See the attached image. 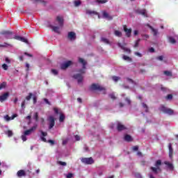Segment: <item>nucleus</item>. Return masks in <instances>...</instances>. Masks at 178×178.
Wrapping results in <instances>:
<instances>
[{"mask_svg":"<svg viewBox=\"0 0 178 178\" xmlns=\"http://www.w3.org/2000/svg\"><path fill=\"white\" fill-rule=\"evenodd\" d=\"M124 140L125 141H133V138H131V136H130V135H125L124 137Z\"/></svg>","mask_w":178,"mask_h":178,"instance_id":"obj_28","label":"nucleus"},{"mask_svg":"<svg viewBox=\"0 0 178 178\" xmlns=\"http://www.w3.org/2000/svg\"><path fill=\"white\" fill-rule=\"evenodd\" d=\"M24 105H26V101L25 100L24 102H22V109H24V108H26V106H24Z\"/></svg>","mask_w":178,"mask_h":178,"instance_id":"obj_52","label":"nucleus"},{"mask_svg":"<svg viewBox=\"0 0 178 178\" xmlns=\"http://www.w3.org/2000/svg\"><path fill=\"white\" fill-rule=\"evenodd\" d=\"M127 80L129 83H131L132 84H134V81L131 79L127 78Z\"/></svg>","mask_w":178,"mask_h":178,"instance_id":"obj_54","label":"nucleus"},{"mask_svg":"<svg viewBox=\"0 0 178 178\" xmlns=\"http://www.w3.org/2000/svg\"><path fill=\"white\" fill-rule=\"evenodd\" d=\"M15 118H17V114H14L12 117H9V115H5L3 119L6 120V122H10V120H13Z\"/></svg>","mask_w":178,"mask_h":178,"instance_id":"obj_17","label":"nucleus"},{"mask_svg":"<svg viewBox=\"0 0 178 178\" xmlns=\"http://www.w3.org/2000/svg\"><path fill=\"white\" fill-rule=\"evenodd\" d=\"M5 87H6V83L3 82L2 83L0 84V90L5 88Z\"/></svg>","mask_w":178,"mask_h":178,"instance_id":"obj_38","label":"nucleus"},{"mask_svg":"<svg viewBox=\"0 0 178 178\" xmlns=\"http://www.w3.org/2000/svg\"><path fill=\"white\" fill-rule=\"evenodd\" d=\"M142 108L144 111L148 112V106L145 103H142Z\"/></svg>","mask_w":178,"mask_h":178,"instance_id":"obj_31","label":"nucleus"},{"mask_svg":"<svg viewBox=\"0 0 178 178\" xmlns=\"http://www.w3.org/2000/svg\"><path fill=\"white\" fill-rule=\"evenodd\" d=\"M36 129H37V124L32 127L30 129H28L24 131L21 136L22 141H27V136H30L31 133H34V131H35Z\"/></svg>","mask_w":178,"mask_h":178,"instance_id":"obj_3","label":"nucleus"},{"mask_svg":"<svg viewBox=\"0 0 178 178\" xmlns=\"http://www.w3.org/2000/svg\"><path fill=\"white\" fill-rule=\"evenodd\" d=\"M160 111H161V112H163L164 113H167L168 115H173L174 113L173 110L166 108L165 107V106H161L160 107Z\"/></svg>","mask_w":178,"mask_h":178,"instance_id":"obj_7","label":"nucleus"},{"mask_svg":"<svg viewBox=\"0 0 178 178\" xmlns=\"http://www.w3.org/2000/svg\"><path fill=\"white\" fill-rule=\"evenodd\" d=\"M124 31H125L127 37H130L131 35V29H127L126 26H124Z\"/></svg>","mask_w":178,"mask_h":178,"instance_id":"obj_22","label":"nucleus"},{"mask_svg":"<svg viewBox=\"0 0 178 178\" xmlns=\"http://www.w3.org/2000/svg\"><path fill=\"white\" fill-rule=\"evenodd\" d=\"M67 38L70 41H74L76 40V33L73 31L68 32Z\"/></svg>","mask_w":178,"mask_h":178,"instance_id":"obj_13","label":"nucleus"},{"mask_svg":"<svg viewBox=\"0 0 178 178\" xmlns=\"http://www.w3.org/2000/svg\"><path fill=\"white\" fill-rule=\"evenodd\" d=\"M125 102H127V105H130V104H131V101L128 97L125 98Z\"/></svg>","mask_w":178,"mask_h":178,"instance_id":"obj_40","label":"nucleus"},{"mask_svg":"<svg viewBox=\"0 0 178 178\" xmlns=\"http://www.w3.org/2000/svg\"><path fill=\"white\" fill-rule=\"evenodd\" d=\"M112 80H113L115 83H118V81L120 80V77L114 76H112Z\"/></svg>","mask_w":178,"mask_h":178,"instance_id":"obj_34","label":"nucleus"},{"mask_svg":"<svg viewBox=\"0 0 178 178\" xmlns=\"http://www.w3.org/2000/svg\"><path fill=\"white\" fill-rule=\"evenodd\" d=\"M8 93H4L3 95L0 96V102H3V101H6V99L8 98Z\"/></svg>","mask_w":178,"mask_h":178,"instance_id":"obj_26","label":"nucleus"},{"mask_svg":"<svg viewBox=\"0 0 178 178\" xmlns=\"http://www.w3.org/2000/svg\"><path fill=\"white\" fill-rule=\"evenodd\" d=\"M168 148H169V157L170 159L173 158V148H172V143H170L168 145Z\"/></svg>","mask_w":178,"mask_h":178,"instance_id":"obj_23","label":"nucleus"},{"mask_svg":"<svg viewBox=\"0 0 178 178\" xmlns=\"http://www.w3.org/2000/svg\"><path fill=\"white\" fill-rule=\"evenodd\" d=\"M157 60H163V56H160L157 57Z\"/></svg>","mask_w":178,"mask_h":178,"instance_id":"obj_55","label":"nucleus"},{"mask_svg":"<svg viewBox=\"0 0 178 178\" xmlns=\"http://www.w3.org/2000/svg\"><path fill=\"white\" fill-rule=\"evenodd\" d=\"M96 3H98V5L106 3L108 2V0H95Z\"/></svg>","mask_w":178,"mask_h":178,"instance_id":"obj_29","label":"nucleus"},{"mask_svg":"<svg viewBox=\"0 0 178 178\" xmlns=\"http://www.w3.org/2000/svg\"><path fill=\"white\" fill-rule=\"evenodd\" d=\"M34 119L36 122H38V113H35L34 115Z\"/></svg>","mask_w":178,"mask_h":178,"instance_id":"obj_46","label":"nucleus"},{"mask_svg":"<svg viewBox=\"0 0 178 178\" xmlns=\"http://www.w3.org/2000/svg\"><path fill=\"white\" fill-rule=\"evenodd\" d=\"M79 62L81 63L82 69L79 70V74L74 75V79H76L79 84H80L83 81V74L86 73V65H87V62L81 58H79Z\"/></svg>","mask_w":178,"mask_h":178,"instance_id":"obj_1","label":"nucleus"},{"mask_svg":"<svg viewBox=\"0 0 178 178\" xmlns=\"http://www.w3.org/2000/svg\"><path fill=\"white\" fill-rule=\"evenodd\" d=\"M133 151H138V146H134L132 147Z\"/></svg>","mask_w":178,"mask_h":178,"instance_id":"obj_53","label":"nucleus"},{"mask_svg":"<svg viewBox=\"0 0 178 178\" xmlns=\"http://www.w3.org/2000/svg\"><path fill=\"white\" fill-rule=\"evenodd\" d=\"M64 176L66 178H73V177H74V174H73L72 172H69L68 174H65Z\"/></svg>","mask_w":178,"mask_h":178,"instance_id":"obj_32","label":"nucleus"},{"mask_svg":"<svg viewBox=\"0 0 178 178\" xmlns=\"http://www.w3.org/2000/svg\"><path fill=\"white\" fill-rule=\"evenodd\" d=\"M32 97H33V94L29 93V95L26 97V101H30Z\"/></svg>","mask_w":178,"mask_h":178,"instance_id":"obj_39","label":"nucleus"},{"mask_svg":"<svg viewBox=\"0 0 178 178\" xmlns=\"http://www.w3.org/2000/svg\"><path fill=\"white\" fill-rule=\"evenodd\" d=\"M58 165H60L61 166H66V162L58 161Z\"/></svg>","mask_w":178,"mask_h":178,"instance_id":"obj_47","label":"nucleus"},{"mask_svg":"<svg viewBox=\"0 0 178 178\" xmlns=\"http://www.w3.org/2000/svg\"><path fill=\"white\" fill-rule=\"evenodd\" d=\"M6 134H7V136H8V137H12L13 136V132H12V131L8 130L7 131H6Z\"/></svg>","mask_w":178,"mask_h":178,"instance_id":"obj_36","label":"nucleus"},{"mask_svg":"<svg viewBox=\"0 0 178 178\" xmlns=\"http://www.w3.org/2000/svg\"><path fill=\"white\" fill-rule=\"evenodd\" d=\"M86 13L87 15H97L99 19H101V16L99 15V14H98V13L95 10H86Z\"/></svg>","mask_w":178,"mask_h":178,"instance_id":"obj_24","label":"nucleus"},{"mask_svg":"<svg viewBox=\"0 0 178 178\" xmlns=\"http://www.w3.org/2000/svg\"><path fill=\"white\" fill-rule=\"evenodd\" d=\"M35 2H40V3H42L43 5H45V1L42 0H34Z\"/></svg>","mask_w":178,"mask_h":178,"instance_id":"obj_50","label":"nucleus"},{"mask_svg":"<svg viewBox=\"0 0 178 178\" xmlns=\"http://www.w3.org/2000/svg\"><path fill=\"white\" fill-rule=\"evenodd\" d=\"M110 98H111V99H116V97L115 96V93H111L109 95Z\"/></svg>","mask_w":178,"mask_h":178,"instance_id":"obj_43","label":"nucleus"},{"mask_svg":"<svg viewBox=\"0 0 178 178\" xmlns=\"http://www.w3.org/2000/svg\"><path fill=\"white\" fill-rule=\"evenodd\" d=\"M118 47L121 49H123V51H124V52H127V54H130V52H131V51L130 50V49L127 48V47H124V45H122L121 43L118 42Z\"/></svg>","mask_w":178,"mask_h":178,"instance_id":"obj_18","label":"nucleus"},{"mask_svg":"<svg viewBox=\"0 0 178 178\" xmlns=\"http://www.w3.org/2000/svg\"><path fill=\"white\" fill-rule=\"evenodd\" d=\"M117 129L118 130V131H122V130H126V127H124V125H123L122 123L118 122Z\"/></svg>","mask_w":178,"mask_h":178,"instance_id":"obj_21","label":"nucleus"},{"mask_svg":"<svg viewBox=\"0 0 178 178\" xmlns=\"http://www.w3.org/2000/svg\"><path fill=\"white\" fill-rule=\"evenodd\" d=\"M136 177H137V178H142L141 177V175H140V174H136Z\"/></svg>","mask_w":178,"mask_h":178,"instance_id":"obj_64","label":"nucleus"},{"mask_svg":"<svg viewBox=\"0 0 178 178\" xmlns=\"http://www.w3.org/2000/svg\"><path fill=\"white\" fill-rule=\"evenodd\" d=\"M48 143H49V144H51V145H54V144H55V142L52 140H48Z\"/></svg>","mask_w":178,"mask_h":178,"instance_id":"obj_57","label":"nucleus"},{"mask_svg":"<svg viewBox=\"0 0 178 178\" xmlns=\"http://www.w3.org/2000/svg\"><path fill=\"white\" fill-rule=\"evenodd\" d=\"M33 104H35L37 102V97L35 96H34L33 97Z\"/></svg>","mask_w":178,"mask_h":178,"instance_id":"obj_60","label":"nucleus"},{"mask_svg":"<svg viewBox=\"0 0 178 178\" xmlns=\"http://www.w3.org/2000/svg\"><path fill=\"white\" fill-rule=\"evenodd\" d=\"M39 131L40 133V140L44 143H47V138H45V137H47L48 134L47 132H44L42 130H40Z\"/></svg>","mask_w":178,"mask_h":178,"instance_id":"obj_14","label":"nucleus"},{"mask_svg":"<svg viewBox=\"0 0 178 178\" xmlns=\"http://www.w3.org/2000/svg\"><path fill=\"white\" fill-rule=\"evenodd\" d=\"M5 61L6 62V63H10V60H9L8 58H6Z\"/></svg>","mask_w":178,"mask_h":178,"instance_id":"obj_62","label":"nucleus"},{"mask_svg":"<svg viewBox=\"0 0 178 178\" xmlns=\"http://www.w3.org/2000/svg\"><path fill=\"white\" fill-rule=\"evenodd\" d=\"M161 165H162V162L161 160H158L156 161L155 166L156 167H152L151 169L154 173H158V172H161Z\"/></svg>","mask_w":178,"mask_h":178,"instance_id":"obj_5","label":"nucleus"},{"mask_svg":"<svg viewBox=\"0 0 178 178\" xmlns=\"http://www.w3.org/2000/svg\"><path fill=\"white\" fill-rule=\"evenodd\" d=\"M164 74H165V76H172V72L169 71H165Z\"/></svg>","mask_w":178,"mask_h":178,"instance_id":"obj_45","label":"nucleus"},{"mask_svg":"<svg viewBox=\"0 0 178 178\" xmlns=\"http://www.w3.org/2000/svg\"><path fill=\"white\" fill-rule=\"evenodd\" d=\"M50 29L52 30V31H54V33H56L57 34H60V29L63 26H54L52 24L49 25Z\"/></svg>","mask_w":178,"mask_h":178,"instance_id":"obj_8","label":"nucleus"},{"mask_svg":"<svg viewBox=\"0 0 178 178\" xmlns=\"http://www.w3.org/2000/svg\"><path fill=\"white\" fill-rule=\"evenodd\" d=\"M2 68L3 69V70H8V65L3 64L2 65Z\"/></svg>","mask_w":178,"mask_h":178,"instance_id":"obj_44","label":"nucleus"},{"mask_svg":"<svg viewBox=\"0 0 178 178\" xmlns=\"http://www.w3.org/2000/svg\"><path fill=\"white\" fill-rule=\"evenodd\" d=\"M56 23H58V26H60V27H63V24L65 23V20L63 19V17L60 16V15H58L56 17Z\"/></svg>","mask_w":178,"mask_h":178,"instance_id":"obj_9","label":"nucleus"},{"mask_svg":"<svg viewBox=\"0 0 178 178\" xmlns=\"http://www.w3.org/2000/svg\"><path fill=\"white\" fill-rule=\"evenodd\" d=\"M136 56H138L139 58H141L143 56V54L140 52H135L134 53Z\"/></svg>","mask_w":178,"mask_h":178,"instance_id":"obj_48","label":"nucleus"},{"mask_svg":"<svg viewBox=\"0 0 178 178\" xmlns=\"http://www.w3.org/2000/svg\"><path fill=\"white\" fill-rule=\"evenodd\" d=\"M168 41L170 42V44H176V40H175V38H173L172 36L168 37Z\"/></svg>","mask_w":178,"mask_h":178,"instance_id":"obj_30","label":"nucleus"},{"mask_svg":"<svg viewBox=\"0 0 178 178\" xmlns=\"http://www.w3.org/2000/svg\"><path fill=\"white\" fill-rule=\"evenodd\" d=\"M17 176L18 177H23V176H26V172L23 170H20L17 172Z\"/></svg>","mask_w":178,"mask_h":178,"instance_id":"obj_25","label":"nucleus"},{"mask_svg":"<svg viewBox=\"0 0 178 178\" xmlns=\"http://www.w3.org/2000/svg\"><path fill=\"white\" fill-rule=\"evenodd\" d=\"M140 41H141V40H140V39H138V40L136 42L135 45H134V47H135V48H137V47H138V43L140 42Z\"/></svg>","mask_w":178,"mask_h":178,"instance_id":"obj_49","label":"nucleus"},{"mask_svg":"<svg viewBox=\"0 0 178 178\" xmlns=\"http://www.w3.org/2000/svg\"><path fill=\"white\" fill-rule=\"evenodd\" d=\"M66 144H67V140H63V145H65Z\"/></svg>","mask_w":178,"mask_h":178,"instance_id":"obj_63","label":"nucleus"},{"mask_svg":"<svg viewBox=\"0 0 178 178\" xmlns=\"http://www.w3.org/2000/svg\"><path fill=\"white\" fill-rule=\"evenodd\" d=\"M26 72H29V69L30 68V64L29 63H26Z\"/></svg>","mask_w":178,"mask_h":178,"instance_id":"obj_58","label":"nucleus"},{"mask_svg":"<svg viewBox=\"0 0 178 178\" xmlns=\"http://www.w3.org/2000/svg\"><path fill=\"white\" fill-rule=\"evenodd\" d=\"M44 102H45L46 104H47L48 105H50L49 101H48L47 99H44Z\"/></svg>","mask_w":178,"mask_h":178,"instance_id":"obj_61","label":"nucleus"},{"mask_svg":"<svg viewBox=\"0 0 178 178\" xmlns=\"http://www.w3.org/2000/svg\"><path fill=\"white\" fill-rule=\"evenodd\" d=\"M82 163H85V165H92L94 163V159L90 158H82L81 159Z\"/></svg>","mask_w":178,"mask_h":178,"instance_id":"obj_6","label":"nucleus"},{"mask_svg":"<svg viewBox=\"0 0 178 178\" xmlns=\"http://www.w3.org/2000/svg\"><path fill=\"white\" fill-rule=\"evenodd\" d=\"M173 98V95H168L167 97H166V99H172Z\"/></svg>","mask_w":178,"mask_h":178,"instance_id":"obj_51","label":"nucleus"},{"mask_svg":"<svg viewBox=\"0 0 178 178\" xmlns=\"http://www.w3.org/2000/svg\"><path fill=\"white\" fill-rule=\"evenodd\" d=\"M114 34L116 37H122V32L120 31H115Z\"/></svg>","mask_w":178,"mask_h":178,"instance_id":"obj_33","label":"nucleus"},{"mask_svg":"<svg viewBox=\"0 0 178 178\" xmlns=\"http://www.w3.org/2000/svg\"><path fill=\"white\" fill-rule=\"evenodd\" d=\"M165 165H166L167 168L170 170H173V164H172L171 163H170L169 161H165L164 162Z\"/></svg>","mask_w":178,"mask_h":178,"instance_id":"obj_27","label":"nucleus"},{"mask_svg":"<svg viewBox=\"0 0 178 178\" xmlns=\"http://www.w3.org/2000/svg\"><path fill=\"white\" fill-rule=\"evenodd\" d=\"M102 14L103 19H106V20H112V19H113V17L109 15L106 11H102Z\"/></svg>","mask_w":178,"mask_h":178,"instance_id":"obj_10","label":"nucleus"},{"mask_svg":"<svg viewBox=\"0 0 178 178\" xmlns=\"http://www.w3.org/2000/svg\"><path fill=\"white\" fill-rule=\"evenodd\" d=\"M149 51H150L151 53L155 52V49H154V47H151L149 49Z\"/></svg>","mask_w":178,"mask_h":178,"instance_id":"obj_59","label":"nucleus"},{"mask_svg":"<svg viewBox=\"0 0 178 178\" xmlns=\"http://www.w3.org/2000/svg\"><path fill=\"white\" fill-rule=\"evenodd\" d=\"M74 137H75V140H76V141H80V136H79V135H76V136H75Z\"/></svg>","mask_w":178,"mask_h":178,"instance_id":"obj_56","label":"nucleus"},{"mask_svg":"<svg viewBox=\"0 0 178 178\" xmlns=\"http://www.w3.org/2000/svg\"><path fill=\"white\" fill-rule=\"evenodd\" d=\"M72 64H73V63L70 60L66 61L61 65V69L63 70H65V69H67V67H69V66H71V65H72Z\"/></svg>","mask_w":178,"mask_h":178,"instance_id":"obj_15","label":"nucleus"},{"mask_svg":"<svg viewBox=\"0 0 178 178\" xmlns=\"http://www.w3.org/2000/svg\"><path fill=\"white\" fill-rule=\"evenodd\" d=\"M143 39V40H148V38H149V35L145 34V35H142Z\"/></svg>","mask_w":178,"mask_h":178,"instance_id":"obj_42","label":"nucleus"},{"mask_svg":"<svg viewBox=\"0 0 178 178\" xmlns=\"http://www.w3.org/2000/svg\"><path fill=\"white\" fill-rule=\"evenodd\" d=\"M90 90H91V91H104L105 90V88L101 86L99 84L93 83L90 86Z\"/></svg>","mask_w":178,"mask_h":178,"instance_id":"obj_4","label":"nucleus"},{"mask_svg":"<svg viewBox=\"0 0 178 178\" xmlns=\"http://www.w3.org/2000/svg\"><path fill=\"white\" fill-rule=\"evenodd\" d=\"M74 6L77 7V6H80L81 5V1H80L79 0H76L74 2Z\"/></svg>","mask_w":178,"mask_h":178,"instance_id":"obj_35","label":"nucleus"},{"mask_svg":"<svg viewBox=\"0 0 178 178\" xmlns=\"http://www.w3.org/2000/svg\"><path fill=\"white\" fill-rule=\"evenodd\" d=\"M136 12L137 13H139V15H142V16H144L145 17H148L147 10H145L138 9L136 10Z\"/></svg>","mask_w":178,"mask_h":178,"instance_id":"obj_20","label":"nucleus"},{"mask_svg":"<svg viewBox=\"0 0 178 178\" xmlns=\"http://www.w3.org/2000/svg\"><path fill=\"white\" fill-rule=\"evenodd\" d=\"M1 34L4 35L5 38H8V39L14 38L15 40H17L18 41H22V42H25V44H29V40H27V39L22 36L15 35L13 37V33L12 31H3L1 32Z\"/></svg>","mask_w":178,"mask_h":178,"instance_id":"obj_2","label":"nucleus"},{"mask_svg":"<svg viewBox=\"0 0 178 178\" xmlns=\"http://www.w3.org/2000/svg\"><path fill=\"white\" fill-rule=\"evenodd\" d=\"M54 112L56 115L59 114L60 118H59V121L60 122H63L65 120V115H63L61 112H59V110L56 108H54Z\"/></svg>","mask_w":178,"mask_h":178,"instance_id":"obj_12","label":"nucleus"},{"mask_svg":"<svg viewBox=\"0 0 178 178\" xmlns=\"http://www.w3.org/2000/svg\"><path fill=\"white\" fill-rule=\"evenodd\" d=\"M48 121H49V129H52V127H54V126H55V118H54V117L50 116L48 118Z\"/></svg>","mask_w":178,"mask_h":178,"instance_id":"obj_11","label":"nucleus"},{"mask_svg":"<svg viewBox=\"0 0 178 178\" xmlns=\"http://www.w3.org/2000/svg\"><path fill=\"white\" fill-rule=\"evenodd\" d=\"M51 73H52V74H54V76H57V74H58V70H51Z\"/></svg>","mask_w":178,"mask_h":178,"instance_id":"obj_41","label":"nucleus"},{"mask_svg":"<svg viewBox=\"0 0 178 178\" xmlns=\"http://www.w3.org/2000/svg\"><path fill=\"white\" fill-rule=\"evenodd\" d=\"M124 60H127V62H131V58L127 56H123Z\"/></svg>","mask_w":178,"mask_h":178,"instance_id":"obj_37","label":"nucleus"},{"mask_svg":"<svg viewBox=\"0 0 178 178\" xmlns=\"http://www.w3.org/2000/svg\"><path fill=\"white\" fill-rule=\"evenodd\" d=\"M150 30L152 31V33L153 34L154 37H158L159 35V32L158 31V29H154V27L151 26V25L147 24Z\"/></svg>","mask_w":178,"mask_h":178,"instance_id":"obj_16","label":"nucleus"},{"mask_svg":"<svg viewBox=\"0 0 178 178\" xmlns=\"http://www.w3.org/2000/svg\"><path fill=\"white\" fill-rule=\"evenodd\" d=\"M101 42H103V44H106V45H111L112 43L109 41V39L105 38V37H102L100 39Z\"/></svg>","mask_w":178,"mask_h":178,"instance_id":"obj_19","label":"nucleus"}]
</instances>
